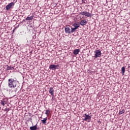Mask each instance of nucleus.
<instances>
[{"instance_id": "f257e3e1", "label": "nucleus", "mask_w": 130, "mask_h": 130, "mask_svg": "<svg viewBox=\"0 0 130 130\" xmlns=\"http://www.w3.org/2000/svg\"><path fill=\"white\" fill-rule=\"evenodd\" d=\"M8 86L10 89H12V92L19 94L21 91V85L16 78H9L8 80Z\"/></svg>"}, {"instance_id": "f03ea898", "label": "nucleus", "mask_w": 130, "mask_h": 130, "mask_svg": "<svg viewBox=\"0 0 130 130\" xmlns=\"http://www.w3.org/2000/svg\"><path fill=\"white\" fill-rule=\"evenodd\" d=\"M64 30H65V32L66 33V34H72V33H74V30H73V29L71 27V28H70V27L66 26L64 27Z\"/></svg>"}, {"instance_id": "7ed1b4c3", "label": "nucleus", "mask_w": 130, "mask_h": 130, "mask_svg": "<svg viewBox=\"0 0 130 130\" xmlns=\"http://www.w3.org/2000/svg\"><path fill=\"white\" fill-rule=\"evenodd\" d=\"M94 53H95L94 56V58H97V57H100L102 54L100 49L96 50L94 51Z\"/></svg>"}, {"instance_id": "20e7f679", "label": "nucleus", "mask_w": 130, "mask_h": 130, "mask_svg": "<svg viewBox=\"0 0 130 130\" xmlns=\"http://www.w3.org/2000/svg\"><path fill=\"white\" fill-rule=\"evenodd\" d=\"M80 15H82V16H85V17H92V15L89 12L87 11L81 12L80 13Z\"/></svg>"}, {"instance_id": "39448f33", "label": "nucleus", "mask_w": 130, "mask_h": 130, "mask_svg": "<svg viewBox=\"0 0 130 130\" xmlns=\"http://www.w3.org/2000/svg\"><path fill=\"white\" fill-rule=\"evenodd\" d=\"M15 6V3L11 2V3H9L8 5H7L6 6V11H9V10H10Z\"/></svg>"}, {"instance_id": "423d86ee", "label": "nucleus", "mask_w": 130, "mask_h": 130, "mask_svg": "<svg viewBox=\"0 0 130 130\" xmlns=\"http://www.w3.org/2000/svg\"><path fill=\"white\" fill-rule=\"evenodd\" d=\"M72 26L74 27H71L72 29V31H73L74 32H75L76 30H77L78 28H79L80 24H78V23H77L76 22H75L72 24Z\"/></svg>"}, {"instance_id": "0eeeda50", "label": "nucleus", "mask_w": 130, "mask_h": 130, "mask_svg": "<svg viewBox=\"0 0 130 130\" xmlns=\"http://www.w3.org/2000/svg\"><path fill=\"white\" fill-rule=\"evenodd\" d=\"M58 67H59L58 65H55V64H51L49 66V69H50V70H56V69H58Z\"/></svg>"}, {"instance_id": "6e6552de", "label": "nucleus", "mask_w": 130, "mask_h": 130, "mask_svg": "<svg viewBox=\"0 0 130 130\" xmlns=\"http://www.w3.org/2000/svg\"><path fill=\"white\" fill-rule=\"evenodd\" d=\"M49 92L52 96H54V90L53 87H50L49 88Z\"/></svg>"}, {"instance_id": "1a4fd4ad", "label": "nucleus", "mask_w": 130, "mask_h": 130, "mask_svg": "<svg viewBox=\"0 0 130 130\" xmlns=\"http://www.w3.org/2000/svg\"><path fill=\"white\" fill-rule=\"evenodd\" d=\"M80 25L81 26H85V25H87V21L86 20H82L80 21Z\"/></svg>"}, {"instance_id": "9d476101", "label": "nucleus", "mask_w": 130, "mask_h": 130, "mask_svg": "<svg viewBox=\"0 0 130 130\" xmlns=\"http://www.w3.org/2000/svg\"><path fill=\"white\" fill-rule=\"evenodd\" d=\"M33 18L34 16H27L26 18H25V21H32V20H33Z\"/></svg>"}, {"instance_id": "9b49d317", "label": "nucleus", "mask_w": 130, "mask_h": 130, "mask_svg": "<svg viewBox=\"0 0 130 130\" xmlns=\"http://www.w3.org/2000/svg\"><path fill=\"white\" fill-rule=\"evenodd\" d=\"M79 52H80V49H75L74 50L73 53H74V54H75V55H77L79 54Z\"/></svg>"}, {"instance_id": "f8f14e48", "label": "nucleus", "mask_w": 130, "mask_h": 130, "mask_svg": "<svg viewBox=\"0 0 130 130\" xmlns=\"http://www.w3.org/2000/svg\"><path fill=\"white\" fill-rule=\"evenodd\" d=\"M91 119V116L88 115L85 117V118L83 119L85 121H87V120H89Z\"/></svg>"}, {"instance_id": "ddd939ff", "label": "nucleus", "mask_w": 130, "mask_h": 130, "mask_svg": "<svg viewBox=\"0 0 130 130\" xmlns=\"http://www.w3.org/2000/svg\"><path fill=\"white\" fill-rule=\"evenodd\" d=\"M1 104L3 105V106H5V104H7V101H6V99H4L1 101Z\"/></svg>"}, {"instance_id": "4468645a", "label": "nucleus", "mask_w": 130, "mask_h": 130, "mask_svg": "<svg viewBox=\"0 0 130 130\" xmlns=\"http://www.w3.org/2000/svg\"><path fill=\"white\" fill-rule=\"evenodd\" d=\"M29 129L30 130H37V124L33 126H30L29 127Z\"/></svg>"}, {"instance_id": "2eb2a0df", "label": "nucleus", "mask_w": 130, "mask_h": 130, "mask_svg": "<svg viewBox=\"0 0 130 130\" xmlns=\"http://www.w3.org/2000/svg\"><path fill=\"white\" fill-rule=\"evenodd\" d=\"M124 112H125V110H124V109H121L119 110V114H122V113H124Z\"/></svg>"}, {"instance_id": "dca6fc26", "label": "nucleus", "mask_w": 130, "mask_h": 130, "mask_svg": "<svg viewBox=\"0 0 130 130\" xmlns=\"http://www.w3.org/2000/svg\"><path fill=\"white\" fill-rule=\"evenodd\" d=\"M47 121V117L44 118L43 120H42L41 121L42 123L45 124L46 123V121Z\"/></svg>"}, {"instance_id": "f3484780", "label": "nucleus", "mask_w": 130, "mask_h": 130, "mask_svg": "<svg viewBox=\"0 0 130 130\" xmlns=\"http://www.w3.org/2000/svg\"><path fill=\"white\" fill-rule=\"evenodd\" d=\"M121 72H122V74L123 76V75H124V73L125 72V68H124V67H123L121 68Z\"/></svg>"}, {"instance_id": "a211bd4d", "label": "nucleus", "mask_w": 130, "mask_h": 130, "mask_svg": "<svg viewBox=\"0 0 130 130\" xmlns=\"http://www.w3.org/2000/svg\"><path fill=\"white\" fill-rule=\"evenodd\" d=\"M11 66H9V65H7L6 66V70H7V71L11 70Z\"/></svg>"}, {"instance_id": "6ab92c4d", "label": "nucleus", "mask_w": 130, "mask_h": 130, "mask_svg": "<svg viewBox=\"0 0 130 130\" xmlns=\"http://www.w3.org/2000/svg\"><path fill=\"white\" fill-rule=\"evenodd\" d=\"M49 112H50V110H46V113H45V114H46L47 115V114H48V113Z\"/></svg>"}, {"instance_id": "aec40b11", "label": "nucleus", "mask_w": 130, "mask_h": 130, "mask_svg": "<svg viewBox=\"0 0 130 130\" xmlns=\"http://www.w3.org/2000/svg\"><path fill=\"white\" fill-rule=\"evenodd\" d=\"M4 111H6V112H9V111H10V109L6 108L5 109Z\"/></svg>"}, {"instance_id": "412c9836", "label": "nucleus", "mask_w": 130, "mask_h": 130, "mask_svg": "<svg viewBox=\"0 0 130 130\" xmlns=\"http://www.w3.org/2000/svg\"><path fill=\"white\" fill-rule=\"evenodd\" d=\"M82 4H86V0H82Z\"/></svg>"}, {"instance_id": "4be33fe9", "label": "nucleus", "mask_w": 130, "mask_h": 130, "mask_svg": "<svg viewBox=\"0 0 130 130\" xmlns=\"http://www.w3.org/2000/svg\"><path fill=\"white\" fill-rule=\"evenodd\" d=\"M15 68H14V67H11V70H14Z\"/></svg>"}, {"instance_id": "5701e85b", "label": "nucleus", "mask_w": 130, "mask_h": 130, "mask_svg": "<svg viewBox=\"0 0 130 130\" xmlns=\"http://www.w3.org/2000/svg\"><path fill=\"white\" fill-rule=\"evenodd\" d=\"M29 27H31V26H28V27H27V29H29Z\"/></svg>"}, {"instance_id": "b1692460", "label": "nucleus", "mask_w": 130, "mask_h": 130, "mask_svg": "<svg viewBox=\"0 0 130 130\" xmlns=\"http://www.w3.org/2000/svg\"><path fill=\"white\" fill-rule=\"evenodd\" d=\"M85 116H88L89 115H87V114H85Z\"/></svg>"}, {"instance_id": "393cba45", "label": "nucleus", "mask_w": 130, "mask_h": 130, "mask_svg": "<svg viewBox=\"0 0 130 130\" xmlns=\"http://www.w3.org/2000/svg\"><path fill=\"white\" fill-rule=\"evenodd\" d=\"M30 120H32V118H30Z\"/></svg>"}, {"instance_id": "a878e982", "label": "nucleus", "mask_w": 130, "mask_h": 130, "mask_svg": "<svg viewBox=\"0 0 130 130\" xmlns=\"http://www.w3.org/2000/svg\"><path fill=\"white\" fill-rule=\"evenodd\" d=\"M14 31H15V29L13 30V32H14Z\"/></svg>"}]
</instances>
